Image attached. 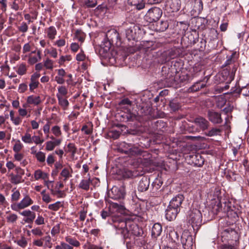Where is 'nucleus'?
<instances>
[{"instance_id":"f257e3e1","label":"nucleus","mask_w":249,"mask_h":249,"mask_svg":"<svg viewBox=\"0 0 249 249\" xmlns=\"http://www.w3.org/2000/svg\"><path fill=\"white\" fill-rule=\"evenodd\" d=\"M231 203L229 201L222 202L219 199L214 200L211 203L209 213L213 214L214 217L217 215L219 218L227 216L232 222H235L238 220L241 213L234 206L231 207Z\"/></svg>"},{"instance_id":"f03ea898","label":"nucleus","mask_w":249,"mask_h":249,"mask_svg":"<svg viewBox=\"0 0 249 249\" xmlns=\"http://www.w3.org/2000/svg\"><path fill=\"white\" fill-rule=\"evenodd\" d=\"M111 220L114 227L120 231V233L122 235L124 240L130 238V231L127 228L128 222L126 218L120 217H113L111 218Z\"/></svg>"},{"instance_id":"7ed1b4c3","label":"nucleus","mask_w":249,"mask_h":249,"mask_svg":"<svg viewBox=\"0 0 249 249\" xmlns=\"http://www.w3.org/2000/svg\"><path fill=\"white\" fill-rule=\"evenodd\" d=\"M118 150L119 152L128 155L129 156L140 155L143 152L141 149L135 144L127 143L125 142H122L118 144Z\"/></svg>"},{"instance_id":"20e7f679","label":"nucleus","mask_w":249,"mask_h":249,"mask_svg":"<svg viewBox=\"0 0 249 249\" xmlns=\"http://www.w3.org/2000/svg\"><path fill=\"white\" fill-rule=\"evenodd\" d=\"M187 219L194 230H198L202 225V214L201 212L197 209H193L190 210Z\"/></svg>"},{"instance_id":"39448f33","label":"nucleus","mask_w":249,"mask_h":249,"mask_svg":"<svg viewBox=\"0 0 249 249\" xmlns=\"http://www.w3.org/2000/svg\"><path fill=\"white\" fill-rule=\"evenodd\" d=\"M174 72L170 68L163 67L160 81L165 87H171L175 81Z\"/></svg>"},{"instance_id":"423d86ee","label":"nucleus","mask_w":249,"mask_h":249,"mask_svg":"<svg viewBox=\"0 0 249 249\" xmlns=\"http://www.w3.org/2000/svg\"><path fill=\"white\" fill-rule=\"evenodd\" d=\"M236 71V66H233L230 70L228 68L223 69L221 73L218 75L220 82H225L226 84H230L233 79L235 73Z\"/></svg>"},{"instance_id":"0eeeda50","label":"nucleus","mask_w":249,"mask_h":249,"mask_svg":"<svg viewBox=\"0 0 249 249\" xmlns=\"http://www.w3.org/2000/svg\"><path fill=\"white\" fill-rule=\"evenodd\" d=\"M162 14V10L157 7L150 8L144 16L145 19L149 23L156 22L159 20Z\"/></svg>"},{"instance_id":"6e6552de","label":"nucleus","mask_w":249,"mask_h":249,"mask_svg":"<svg viewBox=\"0 0 249 249\" xmlns=\"http://www.w3.org/2000/svg\"><path fill=\"white\" fill-rule=\"evenodd\" d=\"M182 50L179 48L174 47L167 52L162 53V63H165L170 60L179 57L182 54Z\"/></svg>"},{"instance_id":"1a4fd4ad","label":"nucleus","mask_w":249,"mask_h":249,"mask_svg":"<svg viewBox=\"0 0 249 249\" xmlns=\"http://www.w3.org/2000/svg\"><path fill=\"white\" fill-rule=\"evenodd\" d=\"M141 33V27L139 24H131L125 30L126 37L129 40H135Z\"/></svg>"},{"instance_id":"9d476101","label":"nucleus","mask_w":249,"mask_h":249,"mask_svg":"<svg viewBox=\"0 0 249 249\" xmlns=\"http://www.w3.org/2000/svg\"><path fill=\"white\" fill-rule=\"evenodd\" d=\"M181 243L184 249H193V236L188 231H184L181 236Z\"/></svg>"},{"instance_id":"9b49d317","label":"nucleus","mask_w":249,"mask_h":249,"mask_svg":"<svg viewBox=\"0 0 249 249\" xmlns=\"http://www.w3.org/2000/svg\"><path fill=\"white\" fill-rule=\"evenodd\" d=\"M207 116L209 120L213 124H220L223 122L221 113L213 110H209Z\"/></svg>"},{"instance_id":"f8f14e48","label":"nucleus","mask_w":249,"mask_h":249,"mask_svg":"<svg viewBox=\"0 0 249 249\" xmlns=\"http://www.w3.org/2000/svg\"><path fill=\"white\" fill-rule=\"evenodd\" d=\"M222 237H225L228 241H236L238 239L237 231L232 228H228L222 232Z\"/></svg>"},{"instance_id":"ddd939ff","label":"nucleus","mask_w":249,"mask_h":249,"mask_svg":"<svg viewBox=\"0 0 249 249\" xmlns=\"http://www.w3.org/2000/svg\"><path fill=\"white\" fill-rule=\"evenodd\" d=\"M108 195L113 199H119L124 197L125 193L123 188L114 186L111 189V192L108 193Z\"/></svg>"},{"instance_id":"4468645a","label":"nucleus","mask_w":249,"mask_h":249,"mask_svg":"<svg viewBox=\"0 0 249 249\" xmlns=\"http://www.w3.org/2000/svg\"><path fill=\"white\" fill-rule=\"evenodd\" d=\"M184 199V197L183 195L178 194L172 198L169 202V205L172 206L180 211L181 204Z\"/></svg>"},{"instance_id":"2eb2a0df","label":"nucleus","mask_w":249,"mask_h":249,"mask_svg":"<svg viewBox=\"0 0 249 249\" xmlns=\"http://www.w3.org/2000/svg\"><path fill=\"white\" fill-rule=\"evenodd\" d=\"M180 211V210H178L175 207L168 205L165 211L166 218L170 221L175 219Z\"/></svg>"},{"instance_id":"dca6fc26","label":"nucleus","mask_w":249,"mask_h":249,"mask_svg":"<svg viewBox=\"0 0 249 249\" xmlns=\"http://www.w3.org/2000/svg\"><path fill=\"white\" fill-rule=\"evenodd\" d=\"M119 116L120 117V120L122 122H134L137 120V116L130 112V110H127V112H122L119 114Z\"/></svg>"},{"instance_id":"f3484780","label":"nucleus","mask_w":249,"mask_h":249,"mask_svg":"<svg viewBox=\"0 0 249 249\" xmlns=\"http://www.w3.org/2000/svg\"><path fill=\"white\" fill-rule=\"evenodd\" d=\"M150 178L146 176H143L138 184V190L141 192L147 191L149 187Z\"/></svg>"},{"instance_id":"a211bd4d","label":"nucleus","mask_w":249,"mask_h":249,"mask_svg":"<svg viewBox=\"0 0 249 249\" xmlns=\"http://www.w3.org/2000/svg\"><path fill=\"white\" fill-rule=\"evenodd\" d=\"M236 55V52H233L230 56H227V60L226 61L224 64L222 65V67H226L231 70L233 66H235L237 69V65L235 63L237 58L235 57Z\"/></svg>"},{"instance_id":"6ab92c4d","label":"nucleus","mask_w":249,"mask_h":249,"mask_svg":"<svg viewBox=\"0 0 249 249\" xmlns=\"http://www.w3.org/2000/svg\"><path fill=\"white\" fill-rule=\"evenodd\" d=\"M106 36L107 39L115 44H117L118 41L120 40L119 34L115 29H111L108 31Z\"/></svg>"},{"instance_id":"aec40b11","label":"nucleus","mask_w":249,"mask_h":249,"mask_svg":"<svg viewBox=\"0 0 249 249\" xmlns=\"http://www.w3.org/2000/svg\"><path fill=\"white\" fill-rule=\"evenodd\" d=\"M40 75L39 73L35 72L31 75L30 78V83L29 84V89L31 92L38 87L39 82L38 78Z\"/></svg>"},{"instance_id":"412c9836","label":"nucleus","mask_w":249,"mask_h":249,"mask_svg":"<svg viewBox=\"0 0 249 249\" xmlns=\"http://www.w3.org/2000/svg\"><path fill=\"white\" fill-rule=\"evenodd\" d=\"M195 123L203 131L206 130L209 125V122L203 117L196 118Z\"/></svg>"},{"instance_id":"4be33fe9","label":"nucleus","mask_w":249,"mask_h":249,"mask_svg":"<svg viewBox=\"0 0 249 249\" xmlns=\"http://www.w3.org/2000/svg\"><path fill=\"white\" fill-rule=\"evenodd\" d=\"M162 182L158 178H156L152 184L151 193L153 196L159 195V190L160 189Z\"/></svg>"},{"instance_id":"5701e85b","label":"nucleus","mask_w":249,"mask_h":249,"mask_svg":"<svg viewBox=\"0 0 249 249\" xmlns=\"http://www.w3.org/2000/svg\"><path fill=\"white\" fill-rule=\"evenodd\" d=\"M167 5L169 6L172 12H177L180 8V0H170L168 1Z\"/></svg>"},{"instance_id":"b1692460","label":"nucleus","mask_w":249,"mask_h":249,"mask_svg":"<svg viewBox=\"0 0 249 249\" xmlns=\"http://www.w3.org/2000/svg\"><path fill=\"white\" fill-rule=\"evenodd\" d=\"M130 227L131 234L135 236H140L143 233L142 228H140L138 225L132 223L129 225Z\"/></svg>"},{"instance_id":"393cba45","label":"nucleus","mask_w":249,"mask_h":249,"mask_svg":"<svg viewBox=\"0 0 249 249\" xmlns=\"http://www.w3.org/2000/svg\"><path fill=\"white\" fill-rule=\"evenodd\" d=\"M128 1L129 4L135 6L138 10H142L145 7V3L144 0H128Z\"/></svg>"},{"instance_id":"a878e982","label":"nucleus","mask_w":249,"mask_h":249,"mask_svg":"<svg viewBox=\"0 0 249 249\" xmlns=\"http://www.w3.org/2000/svg\"><path fill=\"white\" fill-rule=\"evenodd\" d=\"M27 102L30 105L38 106L41 103V100L39 96H36L32 95L27 97Z\"/></svg>"},{"instance_id":"bb28decb","label":"nucleus","mask_w":249,"mask_h":249,"mask_svg":"<svg viewBox=\"0 0 249 249\" xmlns=\"http://www.w3.org/2000/svg\"><path fill=\"white\" fill-rule=\"evenodd\" d=\"M162 231V227L160 223H155L154 224L152 229V236L155 238L159 236Z\"/></svg>"},{"instance_id":"cd10ccee","label":"nucleus","mask_w":249,"mask_h":249,"mask_svg":"<svg viewBox=\"0 0 249 249\" xmlns=\"http://www.w3.org/2000/svg\"><path fill=\"white\" fill-rule=\"evenodd\" d=\"M108 203H109V208L112 209L115 212L122 213L125 209L124 207L122 205L110 201H108Z\"/></svg>"},{"instance_id":"c85d7f7f","label":"nucleus","mask_w":249,"mask_h":249,"mask_svg":"<svg viewBox=\"0 0 249 249\" xmlns=\"http://www.w3.org/2000/svg\"><path fill=\"white\" fill-rule=\"evenodd\" d=\"M171 110L174 112L178 110L181 107L180 104L177 98L171 100L169 104Z\"/></svg>"},{"instance_id":"c756f323","label":"nucleus","mask_w":249,"mask_h":249,"mask_svg":"<svg viewBox=\"0 0 249 249\" xmlns=\"http://www.w3.org/2000/svg\"><path fill=\"white\" fill-rule=\"evenodd\" d=\"M151 111V108L146 104L140 106L139 112L142 116H147L149 114Z\"/></svg>"},{"instance_id":"7c9ffc66","label":"nucleus","mask_w":249,"mask_h":249,"mask_svg":"<svg viewBox=\"0 0 249 249\" xmlns=\"http://www.w3.org/2000/svg\"><path fill=\"white\" fill-rule=\"evenodd\" d=\"M19 203L22 209H23L32 204L33 201L28 195H26Z\"/></svg>"},{"instance_id":"2f4dec72","label":"nucleus","mask_w":249,"mask_h":249,"mask_svg":"<svg viewBox=\"0 0 249 249\" xmlns=\"http://www.w3.org/2000/svg\"><path fill=\"white\" fill-rule=\"evenodd\" d=\"M190 157L193 159V162L197 166L200 167L204 164V160L200 155H193Z\"/></svg>"},{"instance_id":"473e14b6","label":"nucleus","mask_w":249,"mask_h":249,"mask_svg":"<svg viewBox=\"0 0 249 249\" xmlns=\"http://www.w3.org/2000/svg\"><path fill=\"white\" fill-rule=\"evenodd\" d=\"M92 182V180L89 178L88 179H83L79 184V188L84 190L88 191L89 190L90 183Z\"/></svg>"},{"instance_id":"72a5a7b5","label":"nucleus","mask_w":249,"mask_h":249,"mask_svg":"<svg viewBox=\"0 0 249 249\" xmlns=\"http://www.w3.org/2000/svg\"><path fill=\"white\" fill-rule=\"evenodd\" d=\"M222 129L219 128H213L210 130L205 133V135L209 137L220 135Z\"/></svg>"},{"instance_id":"f704fd0d","label":"nucleus","mask_w":249,"mask_h":249,"mask_svg":"<svg viewBox=\"0 0 249 249\" xmlns=\"http://www.w3.org/2000/svg\"><path fill=\"white\" fill-rule=\"evenodd\" d=\"M57 98L58 100V103L60 106H61L64 109H67L68 107L69 103L68 101L61 96L59 94H56Z\"/></svg>"},{"instance_id":"c9c22d12","label":"nucleus","mask_w":249,"mask_h":249,"mask_svg":"<svg viewBox=\"0 0 249 249\" xmlns=\"http://www.w3.org/2000/svg\"><path fill=\"white\" fill-rule=\"evenodd\" d=\"M203 8V2L202 0H194L193 10L196 12H201Z\"/></svg>"},{"instance_id":"e433bc0d","label":"nucleus","mask_w":249,"mask_h":249,"mask_svg":"<svg viewBox=\"0 0 249 249\" xmlns=\"http://www.w3.org/2000/svg\"><path fill=\"white\" fill-rule=\"evenodd\" d=\"M47 36L48 37L53 40L55 38V36L57 34V31L55 28L54 26H50L47 30Z\"/></svg>"},{"instance_id":"4c0bfd02","label":"nucleus","mask_w":249,"mask_h":249,"mask_svg":"<svg viewBox=\"0 0 249 249\" xmlns=\"http://www.w3.org/2000/svg\"><path fill=\"white\" fill-rule=\"evenodd\" d=\"M169 236L172 241L174 243H177L179 241V235L175 230H171L169 232Z\"/></svg>"},{"instance_id":"58836bf2","label":"nucleus","mask_w":249,"mask_h":249,"mask_svg":"<svg viewBox=\"0 0 249 249\" xmlns=\"http://www.w3.org/2000/svg\"><path fill=\"white\" fill-rule=\"evenodd\" d=\"M132 104V101L128 98H124L119 102L118 105L122 108H127L128 106H131Z\"/></svg>"},{"instance_id":"ea45409f","label":"nucleus","mask_w":249,"mask_h":249,"mask_svg":"<svg viewBox=\"0 0 249 249\" xmlns=\"http://www.w3.org/2000/svg\"><path fill=\"white\" fill-rule=\"evenodd\" d=\"M138 176V173L135 171L126 170L123 173V177L125 178H135Z\"/></svg>"},{"instance_id":"a19ab883","label":"nucleus","mask_w":249,"mask_h":249,"mask_svg":"<svg viewBox=\"0 0 249 249\" xmlns=\"http://www.w3.org/2000/svg\"><path fill=\"white\" fill-rule=\"evenodd\" d=\"M75 37L80 41L81 43L83 42L85 40V35L84 33L80 29L76 30L74 34Z\"/></svg>"},{"instance_id":"79ce46f5","label":"nucleus","mask_w":249,"mask_h":249,"mask_svg":"<svg viewBox=\"0 0 249 249\" xmlns=\"http://www.w3.org/2000/svg\"><path fill=\"white\" fill-rule=\"evenodd\" d=\"M11 178L10 181L12 184H18L21 182L22 177L18 175L11 173L10 175Z\"/></svg>"},{"instance_id":"37998d69","label":"nucleus","mask_w":249,"mask_h":249,"mask_svg":"<svg viewBox=\"0 0 249 249\" xmlns=\"http://www.w3.org/2000/svg\"><path fill=\"white\" fill-rule=\"evenodd\" d=\"M68 150L67 152L71 153V156L72 158H74L75 154L77 152V148L75 145L72 143H70L67 145Z\"/></svg>"},{"instance_id":"c03bdc74","label":"nucleus","mask_w":249,"mask_h":249,"mask_svg":"<svg viewBox=\"0 0 249 249\" xmlns=\"http://www.w3.org/2000/svg\"><path fill=\"white\" fill-rule=\"evenodd\" d=\"M169 24L167 20L165 21H161L158 25H157V27L158 28V30L160 32H164L165 31L168 27Z\"/></svg>"},{"instance_id":"a18cd8bd","label":"nucleus","mask_w":249,"mask_h":249,"mask_svg":"<svg viewBox=\"0 0 249 249\" xmlns=\"http://www.w3.org/2000/svg\"><path fill=\"white\" fill-rule=\"evenodd\" d=\"M16 188H14L12 192H13L11 195V201L16 202L19 199L20 194L18 190H16Z\"/></svg>"},{"instance_id":"49530a36","label":"nucleus","mask_w":249,"mask_h":249,"mask_svg":"<svg viewBox=\"0 0 249 249\" xmlns=\"http://www.w3.org/2000/svg\"><path fill=\"white\" fill-rule=\"evenodd\" d=\"M120 134L121 133L116 130H110L107 133L108 136L110 138L113 139L114 140H116L119 138Z\"/></svg>"},{"instance_id":"de8ad7c7","label":"nucleus","mask_w":249,"mask_h":249,"mask_svg":"<svg viewBox=\"0 0 249 249\" xmlns=\"http://www.w3.org/2000/svg\"><path fill=\"white\" fill-rule=\"evenodd\" d=\"M63 206V204L60 201H57L55 203L50 204L48 206V208L50 210L57 211L61 207Z\"/></svg>"},{"instance_id":"09e8293b","label":"nucleus","mask_w":249,"mask_h":249,"mask_svg":"<svg viewBox=\"0 0 249 249\" xmlns=\"http://www.w3.org/2000/svg\"><path fill=\"white\" fill-rule=\"evenodd\" d=\"M97 4V0H86L84 2V6L86 8H93Z\"/></svg>"},{"instance_id":"8fccbe9b","label":"nucleus","mask_w":249,"mask_h":249,"mask_svg":"<svg viewBox=\"0 0 249 249\" xmlns=\"http://www.w3.org/2000/svg\"><path fill=\"white\" fill-rule=\"evenodd\" d=\"M65 239L67 242L74 247H78L80 246L79 242L75 239L70 237H66Z\"/></svg>"},{"instance_id":"3c124183","label":"nucleus","mask_w":249,"mask_h":249,"mask_svg":"<svg viewBox=\"0 0 249 249\" xmlns=\"http://www.w3.org/2000/svg\"><path fill=\"white\" fill-rule=\"evenodd\" d=\"M113 44H114L113 43L111 42L109 40L107 39V40L105 41L101 45V47L104 49V51L107 52L110 49L111 45Z\"/></svg>"},{"instance_id":"603ef678","label":"nucleus","mask_w":249,"mask_h":249,"mask_svg":"<svg viewBox=\"0 0 249 249\" xmlns=\"http://www.w3.org/2000/svg\"><path fill=\"white\" fill-rule=\"evenodd\" d=\"M26 71L27 69L26 64L24 63H22L19 66L17 72L19 75H23L26 73Z\"/></svg>"},{"instance_id":"864d4df0","label":"nucleus","mask_w":249,"mask_h":249,"mask_svg":"<svg viewBox=\"0 0 249 249\" xmlns=\"http://www.w3.org/2000/svg\"><path fill=\"white\" fill-rule=\"evenodd\" d=\"M28 24L25 22H22L20 25L18 27V30L22 33H25L27 32L28 30Z\"/></svg>"},{"instance_id":"5fc2aeb1","label":"nucleus","mask_w":249,"mask_h":249,"mask_svg":"<svg viewBox=\"0 0 249 249\" xmlns=\"http://www.w3.org/2000/svg\"><path fill=\"white\" fill-rule=\"evenodd\" d=\"M60 175L64 178V180H67L71 176L69 170L68 168H64L60 173Z\"/></svg>"},{"instance_id":"6e6d98bb","label":"nucleus","mask_w":249,"mask_h":249,"mask_svg":"<svg viewBox=\"0 0 249 249\" xmlns=\"http://www.w3.org/2000/svg\"><path fill=\"white\" fill-rule=\"evenodd\" d=\"M92 127L93 125L92 124H91L90 127H89L87 125H84L82 126L81 130L84 131L85 134L89 135L92 132Z\"/></svg>"},{"instance_id":"4d7b16f0","label":"nucleus","mask_w":249,"mask_h":249,"mask_svg":"<svg viewBox=\"0 0 249 249\" xmlns=\"http://www.w3.org/2000/svg\"><path fill=\"white\" fill-rule=\"evenodd\" d=\"M52 131L54 135L56 137H59L61 135V131L60 128L58 125H55L52 128Z\"/></svg>"},{"instance_id":"13d9d810","label":"nucleus","mask_w":249,"mask_h":249,"mask_svg":"<svg viewBox=\"0 0 249 249\" xmlns=\"http://www.w3.org/2000/svg\"><path fill=\"white\" fill-rule=\"evenodd\" d=\"M36 158L40 162H44L45 160V154L42 152L39 151L36 153Z\"/></svg>"},{"instance_id":"bf43d9fd","label":"nucleus","mask_w":249,"mask_h":249,"mask_svg":"<svg viewBox=\"0 0 249 249\" xmlns=\"http://www.w3.org/2000/svg\"><path fill=\"white\" fill-rule=\"evenodd\" d=\"M22 140L25 143H31L33 142L32 138L28 133H26L25 135L22 137Z\"/></svg>"},{"instance_id":"052dcab7","label":"nucleus","mask_w":249,"mask_h":249,"mask_svg":"<svg viewBox=\"0 0 249 249\" xmlns=\"http://www.w3.org/2000/svg\"><path fill=\"white\" fill-rule=\"evenodd\" d=\"M42 239L45 241V246L51 248L52 247V243L51 242V238L48 235L42 238Z\"/></svg>"},{"instance_id":"680f3d73","label":"nucleus","mask_w":249,"mask_h":249,"mask_svg":"<svg viewBox=\"0 0 249 249\" xmlns=\"http://www.w3.org/2000/svg\"><path fill=\"white\" fill-rule=\"evenodd\" d=\"M17 244L22 248H25L27 245V241L26 238L22 236L21 239L17 241Z\"/></svg>"},{"instance_id":"e2e57ef3","label":"nucleus","mask_w":249,"mask_h":249,"mask_svg":"<svg viewBox=\"0 0 249 249\" xmlns=\"http://www.w3.org/2000/svg\"><path fill=\"white\" fill-rule=\"evenodd\" d=\"M6 219L8 222L13 223L17 221L18 216L16 214L12 213L7 216Z\"/></svg>"},{"instance_id":"0e129e2a","label":"nucleus","mask_w":249,"mask_h":249,"mask_svg":"<svg viewBox=\"0 0 249 249\" xmlns=\"http://www.w3.org/2000/svg\"><path fill=\"white\" fill-rule=\"evenodd\" d=\"M71 57L70 55H67L66 56H61L58 61V63L60 65H63L66 61H71Z\"/></svg>"},{"instance_id":"69168bd1","label":"nucleus","mask_w":249,"mask_h":249,"mask_svg":"<svg viewBox=\"0 0 249 249\" xmlns=\"http://www.w3.org/2000/svg\"><path fill=\"white\" fill-rule=\"evenodd\" d=\"M58 93L57 94L60 95L61 96H65L68 93L67 89L64 86H60L58 88Z\"/></svg>"},{"instance_id":"338daca9","label":"nucleus","mask_w":249,"mask_h":249,"mask_svg":"<svg viewBox=\"0 0 249 249\" xmlns=\"http://www.w3.org/2000/svg\"><path fill=\"white\" fill-rule=\"evenodd\" d=\"M180 82L182 83H188L190 81V76L188 74L182 75L179 77Z\"/></svg>"},{"instance_id":"774afa93","label":"nucleus","mask_w":249,"mask_h":249,"mask_svg":"<svg viewBox=\"0 0 249 249\" xmlns=\"http://www.w3.org/2000/svg\"><path fill=\"white\" fill-rule=\"evenodd\" d=\"M22 145L20 143V141L18 140V142L14 145L13 150L16 153H18L22 149Z\"/></svg>"}]
</instances>
